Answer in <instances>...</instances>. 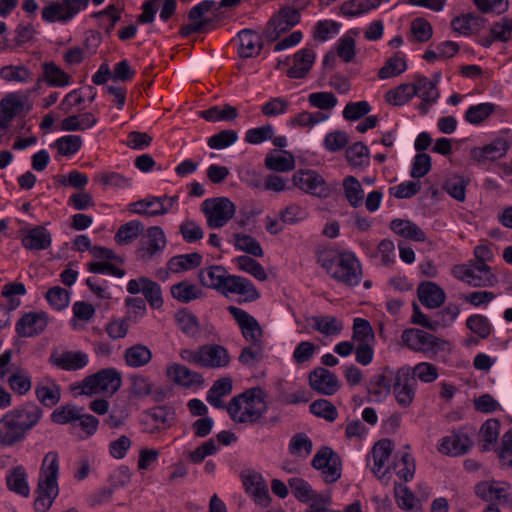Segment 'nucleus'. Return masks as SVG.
Segmentation results:
<instances>
[{"label":"nucleus","instance_id":"1","mask_svg":"<svg viewBox=\"0 0 512 512\" xmlns=\"http://www.w3.org/2000/svg\"><path fill=\"white\" fill-rule=\"evenodd\" d=\"M318 262L333 279L344 285L356 286L362 279L361 264L352 253L324 250L319 253Z\"/></svg>","mask_w":512,"mask_h":512},{"label":"nucleus","instance_id":"2","mask_svg":"<svg viewBox=\"0 0 512 512\" xmlns=\"http://www.w3.org/2000/svg\"><path fill=\"white\" fill-rule=\"evenodd\" d=\"M59 468L58 453L55 451L48 452L43 458L39 471L37 497L34 502L36 512H47L57 498L59 494Z\"/></svg>","mask_w":512,"mask_h":512},{"label":"nucleus","instance_id":"3","mask_svg":"<svg viewBox=\"0 0 512 512\" xmlns=\"http://www.w3.org/2000/svg\"><path fill=\"white\" fill-rule=\"evenodd\" d=\"M227 411L236 423L257 422L267 411L264 392L260 388H252L233 397L227 405Z\"/></svg>","mask_w":512,"mask_h":512},{"label":"nucleus","instance_id":"4","mask_svg":"<svg viewBox=\"0 0 512 512\" xmlns=\"http://www.w3.org/2000/svg\"><path fill=\"white\" fill-rule=\"evenodd\" d=\"M122 376L115 368H106L95 374L85 377L80 383L74 386L73 390L79 395L92 396L104 394L112 396L121 387Z\"/></svg>","mask_w":512,"mask_h":512},{"label":"nucleus","instance_id":"5","mask_svg":"<svg viewBox=\"0 0 512 512\" xmlns=\"http://www.w3.org/2000/svg\"><path fill=\"white\" fill-rule=\"evenodd\" d=\"M201 211L205 215L207 225L216 229L222 228L233 218L236 207L228 198L218 197L204 200Z\"/></svg>","mask_w":512,"mask_h":512},{"label":"nucleus","instance_id":"6","mask_svg":"<svg viewBox=\"0 0 512 512\" xmlns=\"http://www.w3.org/2000/svg\"><path fill=\"white\" fill-rule=\"evenodd\" d=\"M89 0L53 1L42 10V19L47 23L70 22L80 11L85 10Z\"/></svg>","mask_w":512,"mask_h":512},{"label":"nucleus","instance_id":"7","mask_svg":"<svg viewBox=\"0 0 512 512\" xmlns=\"http://www.w3.org/2000/svg\"><path fill=\"white\" fill-rule=\"evenodd\" d=\"M311 464L321 472V477L326 483H335L342 475L341 458L330 447L322 446L314 455Z\"/></svg>","mask_w":512,"mask_h":512},{"label":"nucleus","instance_id":"8","mask_svg":"<svg viewBox=\"0 0 512 512\" xmlns=\"http://www.w3.org/2000/svg\"><path fill=\"white\" fill-rule=\"evenodd\" d=\"M177 196H148L129 204V211L138 215H165L176 205Z\"/></svg>","mask_w":512,"mask_h":512},{"label":"nucleus","instance_id":"9","mask_svg":"<svg viewBox=\"0 0 512 512\" xmlns=\"http://www.w3.org/2000/svg\"><path fill=\"white\" fill-rule=\"evenodd\" d=\"M166 246L167 238L163 229L159 226H152L146 230L140 241L137 255L142 261L149 262L161 254Z\"/></svg>","mask_w":512,"mask_h":512},{"label":"nucleus","instance_id":"10","mask_svg":"<svg viewBox=\"0 0 512 512\" xmlns=\"http://www.w3.org/2000/svg\"><path fill=\"white\" fill-rule=\"evenodd\" d=\"M295 187L320 198L328 197L331 189L324 178L314 170H298L292 176Z\"/></svg>","mask_w":512,"mask_h":512},{"label":"nucleus","instance_id":"11","mask_svg":"<svg viewBox=\"0 0 512 512\" xmlns=\"http://www.w3.org/2000/svg\"><path fill=\"white\" fill-rule=\"evenodd\" d=\"M227 311L236 321L241 335L247 343L264 342V330L254 316L232 305L227 307Z\"/></svg>","mask_w":512,"mask_h":512},{"label":"nucleus","instance_id":"12","mask_svg":"<svg viewBox=\"0 0 512 512\" xmlns=\"http://www.w3.org/2000/svg\"><path fill=\"white\" fill-rule=\"evenodd\" d=\"M401 338L409 349L426 354L436 353L443 344L436 336L420 329H407Z\"/></svg>","mask_w":512,"mask_h":512},{"label":"nucleus","instance_id":"13","mask_svg":"<svg viewBox=\"0 0 512 512\" xmlns=\"http://www.w3.org/2000/svg\"><path fill=\"white\" fill-rule=\"evenodd\" d=\"M417 380L411 375V368L404 366L398 369L393 384L395 399L403 408L409 407L415 398Z\"/></svg>","mask_w":512,"mask_h":512},{"label":"nucleus","instance_id":"14","mask_svg":"<svg viewBox=\"0 0 512 512\" xmlns=\"http://www.w3.org/2000/svg\"><path fill=\"white\" fill-rule=\"evenodd\" d=\"M476 495L486 502L509 504L512 502V488L506 481L485 480L475 486Z\"/></svg>","mask_w":512,"mask_h":512},{"label":"nucleus","instance_id":"15","mask_svg":"<svg viewBox=\"0 0 512 512\" xmlns=\"http://www.w3.org/2000/svg\"><path fill=\"white\" fill-rule=\"evenodd\" d=\"M220 294L228 297L237 295L239 302H253L260 297V294L253 283L244 277L229 274Z\"/></svg>","mask_w":512,"mask_h":512},{"label":"nucleus","instance_id":"16","mask_svg":"<svg viewBox=\"0 0 512 512\" xmlns=\"http://www.w3.org/2000/svg\"><path fill=\"white\" fill-rule=\"evenodd\" d=\"M300 21L297 9L286 7L279 11L269 22L266 36L270 41H276L281 34L287 32Z\"/></svg>","mask_w":512,"mask_h":512},{"label":"nucleus","instance_id":"17","mask_svg":"<svg viewBox=\"0 0 512 512\" xmlns=\"http://www.w3.org/2000/svg\"><path fill=\"white\" fill-rule=\"evenodd\" d=\"M126 289L133 295L141 292L152 308L157 309L163 305L160 285L147 277L131 279L128 281Z\"/></svg>","mask_w":512,"mask_h":512},{"label":"nucleus","instance_id":"18","mask_svg":"<svg viewBox=\"0 0 512 512\" xmlns=\"http://www.w3.org/2000/svg\"><path fill=\"white\" fill-rule=\"evenodd\" d=\"M309 385L317 393L331 396L339 390L340 381L328 369L319 367L310 372Z\"/></svg>","mask_w":512,"mask_h":512},{"label":"nucleus","instance_id":"19","mask_svg":"<svg viewBox=\"0 0 512 512\" xmlns=\"http://www.w3.org/2000/svg\"><path fill=\"white\" fill-rule=\"evenodd\" d=\"M231 357L228 350L218 344L200 346V367L220 369L227 367Z\"/></svg>","mask_w":512,"mask_h":512},{"label":"nucleus","instance_id":"20","mask_svg":"<svg viewBox=\"0 0 512 512\" xmlns=\"http://www.w3.org/2000/svg\"><path fill=\"white\" fill-rule=\"evenodd\" d=\"M471 447L472 441L465 432L453 431L441 438L438 451L442 454L456 457L466 454Z\"/></svg>","mask_w":512,"mask_h":512},{"label":"nucleus","instance_id":"21","mask_svg":"<svg viewBox=\"0 0 512 512\" xmlns=\"http://www.w3.org/2000/svg\"><path fill=\"white\" fill-rule=\"evenodd\" d=\"M166 374L170 380L184 388H198L204 383L200 373L178 363L168 365Z\"/></svg>","mask_w":512,"mask_h":512},{"label":"nucleus","instance_id":"22","mask_svg":"<svg viewBox=\"0 0 512 512\" xmlns=\"http://www.w3.org/2000/svg\"><path fill=\"white\" fill-rule=\"evenodd\" d=\"M509 147V142L505 138L498 137L487 145L471 149L470 156L478 163H485L488 160L494 161L505 156Z\"/></svg>","mask_w":512,"mask_h":512},{"label":"nucleus","instance_id":"23","mask_svg":"<svg viewBox=\"0 0 512 512\" xmlns=\"http://www.w3.org/2000/svg\"><path fill=\"white\" fill-rule=\"evenodd\" d=\"M41 75L38 84L45 82L50 87L64 88L72 84V76L53 61L41 64Z\"/></svg>","mask_w":512,"mask_h":512},{"label":"nucleus","instance_id":"24","mask_svg":"<svg viewBox=\"0 0 512 512\" xmlns=\"http://www.w3.org/2000/svg\"><path fill=\"white\" fill-rule=\"evenodd\" d=\"M392 451L393 443L389 439L380 440L374 445L372 450L374 460L373 473L385 484H387L389 480V478L386 477L389 473L387 462L392 454Z\"/></svg>","mask_w":512,"mask_h":512},{"label":"nucleus","instance_id":"25","mask_svg":"<svg viewBox=\"0 0 512 512\" xmlns=\"http://www.w3.org/2000/svg\"><path fill=\"white\" fill-rule=\"evenodd\" d=\"M413 87L416 96L422 99V103L419 104L418 109L422 114H426L440 96L437 89V82H432L425 76H417L414 80Z\"/></svg>","mask_w":512,"mask_h":512},{"label":"nucleus","instance_id":"26","mask_svg":"<svg viewBox=\"0 0 512 512\" xmlns=\"http://www.w3.org/2000/svg\"><path fill=\"white\" fill-rule=\"evenodd\" d=\"M9 413L14 416L25 435L39 423L43 415L42 409L34 403H25Z\"/></svg>","mask_w":512,"mask_h":512},{"label":"nucleus","instance_id":"27","mask_svg":"<svg viewBox=\"0 0 512 512\" xmlns=\"http://www.w3.org/2000/svg\"><path fill=\"white\" fill-rule=\"evenodd\" d=\"M51 361L62 370L76 371L88 365L89 356L81 350H69L52 354Z\"/></svg>","mask_w":512,"mask_h":512},{"label":"nucleus","instance_id":"28","mask_svg":"<svg viewBox=\"0 0 512 512\" xmlns=\"http://www.w3.org/2000/svg\"><path fill=\"white\" fill-rule=\"evenodd\" d=\"M47 324L48 319L45 313L30 312L16 323V331L21 337H32L43 332Z\"/></svg>","mask_w":512,"mask_h":512},{"label":"nucleus","instance_id":"29","mask_svg":"<svg viewBox=\"0 0 512 512\" xmlns=\"http://www.w3.org/2000/svg\"><path fill=\"white\" fill-rule=\"evenodd\" d=\"M452 273L457 279L467 283L472 287H491L494 286L497 282V278L494 274L481 276L476 272L475 269L466 264L454 266Z\"/></svg>","mask_w":512,"mask_h":512},{"label":"nucleus","instance_id":"30","mask_svg":"<svg viewBox=\"0 0 512 512\" xmlns=\"http://www.w3.org/2000/svg\"><path fill=\"white\" fill-rule=\"evenodd\" d=\"M51 235L43 226L22 230V245L28 250H45L51 245Z\"/></svg>","mask_w":512,"mask_h":512},{"label":"nucleus","instance_id":"31","mask_svg":"<svg viewBox=\"0 0 512 512\" xmlns=\"http://www.w3.org/2000/svg\"><path fill=\"white\" fill-rule=\"evenodd\" d=\"M238 41V54L242 58L256 57L263 47L260 34L250 29L241 30L238 33Z\"/></svg>","mask_w":512,"mask_h":512},{"label":"nucleus","instance_id":"32","mask_svg":"<svg viewBox=\"0 0 512 512\" xmlns=\"http://www.w3.org/2000/svg\"><path fill=\"white\" fill-rule=\"evenodd\" d=\"M460 314V308L458 305L449 304L444 309L438 311L432 320H428L426 316H422V320H417V324H420L430 330H438L439 328H446L453 324Z\"/></svg>","mask_w":512,"mask_h":512},{"label":"nucleus","instance_id":"33","mask_svg":"<svg viewBox=\"0 0 512 512\" xmlns=\"http://www.w3.org/2000/svg\"><path fill=\"white\" fill-rule=\"evenodd\" d=\"M316 54L311 48H303L293 56V65L288 69L287 76L300 79L306 76L315 61Z\"/></svg>","mask_w":512,"mask_h":512},{"label":"nucleus","instance_id":"34","mask_svg":"<svg viewBox=\"0 0 512 512\" xmlns=\"http://www.w3.org/2000/svg\"><path fill=\"white\" fill-rule=\"evenodd\" d=\"M24 437L25 434L19 424L16 423L14 416L7 412L0 419V445L12 446L23 440Z\"/></svg>","mask_w":512,"mask_h":512},{"label":"nucleus","instance_id":"35","mask_svg":"<svg viewBox=\"0 0 512 512\" xmlns=\"http://www.w3.org/2000/svg\"><path fill=\"white\" fill-rule=\"evenodd\" d=\"M417 292L420 302L430 309L440 307L446 299L443 289L433 282L422 283Z\"/></svg>","mask_w":512,"mask_h":512},{"label":"nucleus","instance_id":"36","mask_svg":"<svg viewBox=\"0 0 512 512\" xmlns=\"http://www.w3.org/2000/svg\"><path fill=\"white\" fill-rule=\"evenodd\" d=\"M228 271L220 265H212L202 269L199 273V279L202 285L221 292L227 278Z\"/></svg>","mask_w":512,"mask_h":512},{"label":"nucleus","instance_id":"37","mask_svg":"<svg viewBox=\"0 0 512 512\" xmlns=\"http://www.w3.org/2000/svg\"><path fill=\"white\" fill-rule=\"evenodd\" d=\"M390 229L397 235L411 239L417 242L426 241L425 232L415 223L404 220V219H394L390 223Z\"/></svg>","mask_w":512,"mask_h":512},{"label":"nucleus","instance_id":"38","mask_svg":"<svg viewBox=\"0 0 512 512\" xmlns=\"http://www.w3.org/2000/svg\"><path fill=\"white\" fill-rule=\"evenodd\" d=\"M247 491L251 494L256 504L261 507H267L270 504L271 497L265 481L259 475L249 476L245 480Z\"/></svg>","mask_w":512,"mask_h":512},{"label":"nucleus","instance_id":"39","mask_svg":"<svg viewBox=\"0 0 512 512\" xmlns=\"http://www.w3.org/2000/svg\"><path fill=\"white\" fill-rule=\"evenodd\" d=\"M170 291L172 297L181 303H189L203 295L199 286L189 281H181L172 285Z\"/></svg>","mask_w":512,"mask_h":512},{"label":"nucleus","instance_id":"40","mask_svg":"<svg viewBox=\"0 0 512 512\" xmlns=\"http://www.w3.org/2000/svg\"><path fill=\"white\" fill-rule=\"evenodd\" d=\"M202 256L199 253H189L173 256L167 262V268L171 273H181L198 267Z\"/></svg>","mask_w":512,"mask_h":512},{"label":"nucleus","instance_id":"41","mask_svg":"<svg viewBox=\"0 0 512 512\" xmlns=\"http://www.w3.org/2000/svg\"><path fill=\"white\" fill-rule=\"evenodd\" d=\"M96 124L97 118L92 113L86 112L64 118L61 122V128L64 131H84L91 129Z\"/></svg>","mask_w":512,"mask_h":512},{"label":"nucleus","instance_id":"42","mask_svg":"<svg viewBox=\"0 0 512 512\" xmlns=\"http://www.w3.org/2000/svg\"><path fill=\"white\" fill-rule=\"evenodd\" d=\"M124 358L128 366L138 368L151 361L152 352L147 346L136 344L126 349Z\"/></svg>","mask_w":512,"mask_h":512},{"label":"nucleus","instance_id":"43","mask_svg":"<svg viewBox=\"0 0 512 512\" xmlns=\"http://www.w3.org/2000/svg\"><path fill=\"white\" fill-rule=\"evenodd\" d=\"M308 103L311 107L318 109L317 113H328L337 106L338 99L332 92H313L308 95Z\"/></svg>","mask_w":512,"mask_h":512},{"label":"nucleus","instance_id":"44","mask_svg":"<svg viewBox=\"0 0 512 512\" xmlns=\"http://www.w3.org/2000/svg\"><path fill=\"white\" fill-rule=\"evenodd\" d=\"M311 321L312 328L325 336H336L343 329L342 322L335 316H314Z\"/></svg>","mask_w":512,"mask_h":512},{"label":"nucleus","instance_id":"45","mask_svg":"<svg viewBox=\"0 0 512 512\" xmlns=\"http://www.w3.org/2000/svg\"><path fill=\"white\" fill-rule=\"evenodd\" d=\"M312 450L313 443L305 433H296L291 437L288 444L289 453L301 460L308 458Z\"/></svg>","mask_w":512,"mask_h":512},{"label":"nucleus","instance_id":"46","mask_svg":"<svg viewBox=\"0 0 512 512\" xmlns=\"http://www.w3.org/2000/svg\"><path fill=\"white\" fill-rule=\"evenodd\" d=\"M144 231V225L138 220H131L119 227L115 241L119 245H128L136 240Z\"/></svg>","mask_w":512,"mask_h":512},{"label":"nucleus","instance_id":"47","mask_svg":"<svg viewBox=\"0 0 512 512\" xmlns=\"http://www.w3.org/2000/svg\"><path fill=\"white\" fill-rule=\"evenodd\" d=\"M25 469L21 466L14 468L7 476L6 483L9 490L27 497L30 493Z\"/></svg>","mask_w":512,"mask_h":512},{"label":"nucleus","instance_id":"48","mask_svg":"<svg viewBox=\"0 0 512 512\" xmlns=\"http://www.w3.org/2000/svg\"><path fill=\"white\" fill-rule=\"evenodd\" d=\"M265 166L272 171L288 172L294 169V156L284 151L283 153L268 154L265 158Z\"/></svg>","mask_w":512,"mask_h":512},{"label":"nucleus","instance_id":"49","mask_svg":"<svg viewBox=\"0 0 512 512\" xmlns=\"http://www.w3.org/2000/svg\"><path fill=\"white\" fill-rule=\"evenodd\" d=\"M27 102V96L21 93H10L1 100V111L9 119L21 114Z\"/></svg>","mask_w":512,"mask_h":512},{"label":"nucleus","instance_id":"50","mask_svg":"<svg viewBox=\"0 0 512 512\" xmlns=\"http://www.w3.org/2000/svg\"><path fill=\"white\" fill-rule=\"evenodd\" d=\"M264 358V342H252L244 346L239 355V362L248 367H254Z\"/></svg>","mask_w":512,"mask_h":512},{"label":"nucleus","instance_id":"51","mask_svg":"<svg viewBox=\"0 0 512 512\" xmlns=\"http://www.w3.org/2000/svg\"><path fill=\"white\" fill-rule=\"evenodd\" d=\"M343 188L349 204L358 208L362 206L364 201V191L360 182L354 176H347L343 180Z\"/></svg>","mask_w":512,"mask_h":512},{"label":"nucleus","instance_id":"52","mask_svg":"<svg viewBox=\"0 0 512 512\" xmlns=\"http://www.w3.org/2000/svg\"><path fill=\"white\" fill-rule=\"evenodd\" d=\"M416 96L413 83H404L386 92L385 100L387 103L395 106H402Z\"/></svg>","mask_w":512,"mask_h":512},{"label":"nucleus","instance_id":"53","mask_svg":"<svg viewBox=\"0 0 512 512\" xmlns=\"http://www.w3.org/2000/svg\"><path fill=\"white\" fill-rule=\"evenodd\" d=\"M200 116L206 121H232L238 116L237 109L229 104L220 106H213L207 110L200 112Z\"/></svg>","mask_w":512,"mask_h":512},{"label":"nucleus","instance_id":"54","mask_svg":"<svg viewBox=\"0 0 512 512\" xmlns=\"http://www.w3.org/2000/svg\"><path fill=\"white\" fill-rule=\"evenodd\" d=\"M352 341L357 344L375 342V335L370 323L363 318H355L353 322Z\"/></svg>","mask_w":512,"mask_h":512},{"label":"nucleus","instance_id":"55","mask_svg":"<svg viewBox=\"0 0 512 512\" xmlns=\"http://www.w3.org/2000/svg\"><path fill=\"white\" fill-rule=\"evenodd\" d=\"M329 118L328 113H317V112H308L303 111L295 115L289 120V125L291 127H301V128H313L317 124H320L326 121Z\"/></svg>","mask_w":512,"mask_h":512},{"label":"nucleus","instance_id":"56","mask_svg":"<svg viewBox=\"0 0 512 512\" xmlns=\"http://www.w3.org/2000/svg\"><path fill=\"white\" fill-rule=\"evenodd\" d=\"M233 262L237 265L238 269L246 272L259 281H265L267 274L263 266L255 259L249 256H238L233 259Z\"/></svg>","mask_w":512,"mask_h":512},{"label":"nucleus","instance_id":"57","mask_svg":"<svg viewBox=\"0 0 512 512\" xmlns=\"http://www.w3.org/2000/svg\"><path fill=\"white\" fill-rule=\"evenodd\" d=\"M495 108V104L489 102L472 105L465 112V120L470 124L478 125L492 115Z\"/></svg>","mask_w":512,"mask_h":512},{"label":"nucleus","instance_id":"58","mask_svg":"<svg viewBox=\"0 0 512 512\" xmlns=\"http://www.w3.org/2000/svg\"><path fill=\"white\" fill-rule=\"evenodd\" d=\"M289 486L293 496L300 502H308L319 496L304 479L293 477L289 480Z\"/></svg>","mask_w":512,"mask_h":512},{"label":"nucleus","instance_id":"59","mask_svg":"<svg viewBox=\"0 0 512 512\" xmlns=\"http://www.w3.org/2000/svg\"><path fill=\"white\" fill-rule=\"evenodd\" d=\"M373 10L370 0H348L340 6V14L346 18L359 17Z\"/></svg>","mask_w":512,"mask_h":512},{"label":"nucleus","instance_id":"60","mask_svg":"<svg viewBox=\"0 0 512 512\" xmlns=\"http://www.w3.org/2000/svg\"><path fill=\"white\" fill-rule=\"evenodd\" d=\"M175 320L178 328L190 337H195L199 332V323L197 317L186 311L180 310L175 314Z\"/></svg>","mask_w":512,"mask_h":512},{"label":"nucleus","instance_id":"61","mask_svg":"<svg viewBox=\"0 0 512 512\" xmlns=\"http://www.w3.org/2000/svg\"><path fill=\"white\" fill-rule=\"evenodd\" d=\"M234 246L237 250L246 252L255 257H262L263 250L260 243L252 236L237 233L234 235Z\"/></svg>","mask_w":512,"mask_h":512},{"label":"nucleus","instance_id":"62","mask_svg":"<svg viewBox=\"0 0 512 512\" xmlns=\"http://www.w3.org/2000/svg\"><path fill=\"white\" fill-rule=\"evenodd\" d=\"M407 69L405 59L399 54L390 57L385 65L379 70L378 77L380 79H388L403 73Z\"/></svg>","mask_w":512,"mask_h":512},{"label":"nucleus","instance_id":"63","mask_svg":"<svg viewBox=\"0 0 512 512\" xmlns=\"http://www.w3.org/2000/svg\"><path fill=\"white\" fill-rule=\"evenodd\" d=\"M82 146V138L79 135H65L54 142V147L63 156L76 154Z\"/></svg>","mask_w":512,"mask_h":512},{"label":"nucleus","instance_id":"64","mask_svg":"<svg viewBox=\"0 0 512 512\" xmlns=\"http://www.w3.org/2000/svg\"><path fill=\"white\" fill-rule=\"evenodd\" d=\"M309 409L316 417L323 418L329 422L335 421L338 417L336 407L326 399L315 400L310 404Z\"/></svg>","mask_w":512,"mask_h":512}]
</instances>
